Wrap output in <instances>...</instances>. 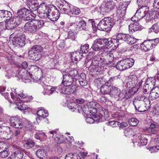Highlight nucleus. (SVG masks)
<instances>
[{
  "mask_svg": "<svg viewBox=\"0 0 159 159\" xmlns=\"http://www.w3.org/2000/svg\"><path fill=\"white\" fill-rule=\"evenodd\" d=\"M149 97L151 98L152 100H154L158 98V96L155 94L154 91H153V89L151 90L150 93Z\"/></svg>",
  "mask_w": 159,
  "mask_h": 159,
  "instance_id": "54",
  "label": "nucleus"
},
{
  "mask_svg": "<svg viewBox=\"0 0 159 159\" xmlns=\"http://www.w3.org/2000/svg\"><path fill=\"white\" fill-rule=\"evenodd\" d=\"M38 12L39 11H42L44 10L46 8V5L44 3H43L42 4H40V5L38 7Z\"/></svg>",
  "mask_w": 159,
  "mask_h": 159,
  "instance_id": "60",
  "label": "nucleus"
},
{
  "mask_svg": "<svg viewBox=\"0 0 159 159\" xmlns=\"http://www.w3.org/2000/svg\"><path fill=\"white\" fill-rule=\"evenodd\" d=\"M67 74L73 78V77L75 76L77 74V71L75 70H72L70 71Z\"/></svg>",
  "mask_w": 159,
  "mask_h": 159,
  "instance_id": "58",
  "label": "nucleus"
},
{
  "mask_svg": "<svg viewBox=\"0 0 159 159\" xmlns=\"http://www.w3.org/2000/svg\"><path fill=\"white\" fill-rule=\"evenodd\" d=\"M142 43L149 50L152 49L153 48H154L155 45L153 44V42H151L150 40H146Z\"/></svg>",
  "mask_w": 159,
  "mask_h": 159,
  "instance_id": "32",
  "label": "nucleus"
},
{
  "mask_svg": "<svg viewBox=\"0 0 159 159\" xmlns=\"http://www.w3.org/2000/svg\"><path fill=\"white\" fill-rule=\"evenodd\" d=\"M59 89H61V92L65 94H71L73 93L76 90V87L75 85L68 86L62 87L59 86Z\"/></svg>",
  "mask_w": 159,
  "mask_h": 159,
  "instance_id": "9",
  "label": "nucleus"
},
{
  "mask_svg": "<svg viewBox=\"0 0 159 159\" xmlns=\"http://www.w3.org/2000/svg\"><path fill=\"white\" fill-rule=\"evenodd\" d=\"M143 134L139 135L138 136L137 141L141 145H146L148 142V139L145 138Z\"/></svg>",
  "mask_w": 159,
  "mask_h": 159,
  "instance_id": "24",
  "label": "nucleus"
},
{
  "mask_svg": "<svg viewBox=\"0 0 159 159\" xmlns=\"http://www.w3.org/2000/svg\"><path fill=\"white\" fill-rule=\"evenodd\" d=\"M116 3L113 1H108L105 6H101L100 11L102 14H106L116 7Z\"/></svg>",
  "mask_w": 159,
  "mask_h": 159,
  "instance_id": "5",
  "label": "nucleus"
},
{
  "mask_svg": "<svg viewBox=\"0 0 159 159\" xmlns=\"http://www.w3.org/2000/svg\"><path fill=\"white\" fill-rule=\"evenodd\" d=\"M63 78L62 83L64 84V86L71 85L73 81L72 77L68 74H65L63 75Z\"/></svg>",
  "mask_w": 159,
  "mask_h": 159,
  "instance_id": "13",
  "label": "nucleus"
},
{
  "mask_svg": "<svg viewBox=\"0 0 159 159\" xmlns=\"http://www.w3.org/2000/svg\"><path fill=\"white\" fill-rule=\"evenodd\" d=\"M115 23L112 18L109 17H105L99 22L97 28L99 30L107 31L111 29Z\"/></svg>",
  "mask_w": 159,
  "mask_h": 159,
  "instance_id": "1",
  "label": "nucleus"
},
{
  "mask_svg": "<svg viewBox=\"0 0 159 159\" xmlns=\"http://www.w3.org/2000/svg\"><path fill=\"white\" fill-rule=\"evenodd\" d=\"M120 89L116 85H112L110 89L111 94L117 95L119 92H120Z\"/></svg>",
  "mask_w": 159,
  "mask_h": 159,
  "instance_id": "39",
  "label": "nucleus"
},
{
  "mask_svg": "<svg viewBox=\"0 0 159 159\" xmlns=\"http://www.w3.org/2000/svg\"><path fill=\"white\" fill-rule=\"evenodd\" d=\"M144 17L146 21H148L153 19L154 17L152 13L151 12H148V11H147Z\"/></svg>",
  "mask_w": 159,
  "mask_h": 159,
  "instance_id": "48",
  "label": "nucleus"
},
{
  "mask_svg": "<svg viewBox=\"0 0 159 159\" xmlns=\"http://www.w3.org/2000/svg\"><path fill=\"white\" fill-rule=\"evenodd\" d=\"M128 82L129 84L132 86V87H135L138 82V79L137 76L135 75H130L128 79Z\"/></svg>",
  "mask_w": 159,
  "mask_h": 159,
  "instance_id": "22",
  "label": "nucleus"
},
{
  "mask_svg": "<svg viewBox=\"0 0 159 159\" xmlns=\"http://www.w3.org/2000/svg\"><path fill=\"white\" fill-rule=\"evenodd\" d=\"M29 11H30L31 12L33 11H35V13L38 12V7L36 6H34L32 5L30 6H29Z\"/></svg>",
  "mask_w": 159,
  "mask_h": 159,
  "instance_id": "64",
  "label": "nucleus"
},
{
  "mask_svg": "<svg viewBox=\"0 0 159 159\" xmlns=\"http://www.w3.org/2000/svg\"><path fill=\"white\" fill-rule=\"evenodd\" d=\"M129 31L132 33L136 31L140 30L142 29V27L138 23H131L129 26Z\"/></svg>",
  "mask_w": 159,
  "mask_h": 159,
  "instance_id": "15",
  "label": "nucleus"
},
{
  "mask_svg": "<svg viewBox=\"0 0 159 159\" xmlns=\"http://www.w3.org/2000/svg\"><path fill=\"white\" fill-rule=\"evenodd\" d=\"M72 25H75V28L77 30L88 31V30L86 23L83 19V17H76L75 18V22Z\"/></svg>",
  "mask_w": 159,
  "mask_h": 159,
  "instance_id": "3",
  "label": "nucleus"
},
{
  "mask_svg": "<svg viewBox=\"0 0 159 159\" xmlns=\"http://www.w3.org/2000/svg\"><path fill=\"white\" fill-rule=\"evenodd\" d=\"M117 37L120 39L123 40L127 43L133 44L136 43L137 39L134 38L128 34L118 33L117 34Z\"/></svg>",
  "mask_w": 159,
  "mask_h": 159,
  "instance_id": "4",
  "label": "nucleus"
},
{
  "mask_svg": "<svg viewBox=\"0 0 159 159\" xmlns=\"http://www.w3.org/2000/svg\"><path fill=\"white\" fill-rule=\"evenodd\" d=\"M148 109V108H145V106H144L143 105H141L140 106H139V107L137 108V109H136L138 111L140 112H143L146 111Z\"/></svg>",
  "mask_w": 159,
  "mask_h": 159,
  "instance_id": "62",
  "label": "nucleus"
},
{
  "mask_svg": "<svg viewBox=\"0 0 159 159\" xmlns=\"http://www.w3.org/2000/svg\"><path fill=\"white\" fill-rule=\"evenodd\" d=\"M137 3L139 6L141 7H148L149 3L146 0H137Z\"/></svg>",
  "mask_w": 159,
  "mask_h": 159,
  "instance_id": "37",
  "label": "nucleus"
},
{
  "mask_svg": "<svg viewBox=\"0 0 159 159\" xmlns=\"http://www.w3.org/2000/svg\"><path fill=\"white\" fill-rule=\"evenodd\" d=\"M125 63L128 64L131 67L134 64V60L132 58H128L124 60Z\"/></svg>",
  "mask_w": 159,
  "mask_h": 159,
  "instance_id": "53",
  "label": "nucleus"
},
{
  "mask_svg": "<svg viewBox=\"0 0 159 159\" xmlns=\"http://www.w3.org/2000/svg\"><path fill=\"white\" fill-rule=\"evenodd\" d=\"M25 130H29L31 131L32 129V125L30 122H27V123L23 126V127Z\"/></svg>",
  "mask_w": 159,
  "mask_h": 159,
  "instance_id": "50",
  "label": "nucleus"
},
{
  "mask_svg": "<svg viewBox=\"0 0 159 159\" xmlns=\"http://www.w3.org/2000/svg\"><path fill=\"white\" fill-rule=\"evenodd\" d=\"M58 8L63 12L65 13H68L71 7L69 4L66 2L63 1H61L58 6Z\"/></svg>",
  "mask_w": 159,
  "mask_h": 159,
  "instance_id": "12",
  "label": "nucleus"
},
{
  "mask_svg": "<svg viewBox=\"0 0 159 159\" xmlns=\"http://www.w3.org/2000/svg\"><path fill=\"white\" fill-rule=\"evenodd\" d=\"M145 88H149L150 86V89L153 86H154L155 84V81L154 78H149L145 83Z\"/></svg>",
  "mask_w": 159,
  "mask_h": 159,
  "instance_id": "29",
  "label": "nucleus"
},
{
  "mask_svg": "<svg viewBox=\"0 0 159 159\" xmlns=\"http://www.w3.org/2000/svg\"><path fill=\"white\" fill-rule=\"evenodd\" d=\"M44 92H43L44 95L45 94L50 95L55 91V88H51L50 86L45 85L43 86Z\"/></svg>",
  "mask_w": 159,
  "mask_h": 159,
  "instance_id": "25",
  "label": "nucleus"
},
{
  "mask_svg": "<svg viewBox=\"0 0 159 159\" xmlns=\"http://www.w3.org/2000/svg\"><path fill=\"white\" fill-rule=\"evenodd\" d=\"M30 14L29 10L25 8L20 9L17 12V16L24 21L30 20L32 19L30 16Z\"/></svg>",
  "mask_w": 159,
  "mask_h": 159,
  "instance_id": "8",
  "label": "nucleus"
},
{
  "mask_svg": "<svg viewBox=\"0 0 159 159\" xmlns=\"http://www.w3.org/2000/svg\"><path fill=\"white\" fill-rule=\"evenodd\" d=\"M142 102H141L140 101L138 100H136L134 101L133 104L136 109H137V108L141 105V103Z\"/></svg>",
  "mask_w": 159,
  "mask_h": 159,
  "instance_id": "59",
  "label": "nucleus"
},
{
  "mask_svg": "<svg viewBox=\"0 0 159 159\" xmlns=\"http://www.w3.org/2000/svg\"><path fill=\"white\" fill-rule=\"evenodd\" d=\"M154 32L157 33L159 32V25L158 23L154 24L149 30V32Z\"/></svg>",
  "mask_w": 159,
  "mask_h": 159,
  "instance_id": "42",
  "label": "nucleus"
},
{
  "mask_svg": "<svg viewBox=\"0 0 159 159\" xmlns=\"http://www.w3.org/2000/svg\"><path fill=\"white\" fill-rule=\"evenodd\" d=\"M33 21L37 22V23L36 24H35V25L37 26L38 30L43 25V23L42 21L35 19H33Z\"/></svg>",
  "mask_w": 159,
  "mask_h": 159,
  "instance_id": "56",
  "label": "nucleus"
},
{
  "mask_svg": "<svg viewBox=\"0 0 159 159\" xmlns=\"http://www.w3.org/2000/svg\"><path fill=\"white\" fill-rule=\"evenodd\" d=\"M30 20L25 24L24 26L25 30L29 33H35L38 30L37 26L35 25L37 22L33 21V20Z\"/></svg>",
  "mask_w": 159,
  "mask_h": 159,
  "instance_id": "7",
  "label": "nucleus"
},
{
  "mask_svg": "<svg viewBox=\"0 0 159 159\" xmlns=\"http://www.w3.org/2000/svg\"><path fill=\"white\" fill-rule=\"evenodd\" d=\"M12 16V14L10 11L5 10H0V18L4 19L3 21L0 22V24L2 25L5 21L10 20Z\"/></svg>",
  "mask_w": 159,
  "mask_h": 159,
  "instance_id": "11",
  "label": "nucleus"
},
{
  "mask_svg": "<svg viewBox=\"0 0 159 159\" xmlns=\"http://www.w3.org/2000/svg\"><path fill=\"white\" fill-rule=\"evenodd\" d=\"M87 27L88 28V31H89L91 28H93L96 27L94 21L93 19H89L87 22Z\"/></svg>",
  "mask_w": 159,
  "mask_h": 159,
  "instance_id": "38",
  "label": "nucleus"
},
{
  "mask_svg": "<svg viewBox=\"0 0 159 159\" xmlns=\"http://www.w3.org/2000/svg\"><path fill=\"white\" fill-rule=\"evenodd\" d=\"M139 121L136 118H133L129 120V124L132 126L137 125L139 123Z\"/></svg>",
  "mask_w": 159,
  "mask_h": 159,
  "instance_id": "46",
  "label": "nucleus"
},
{
  "mask_svg": "<svg viewBox=\"0 0 159 159\" xmlns=\"http://www.w3.org/2000/svg\"><path fill=\"white\" fill-rule=\"evenodd\" d=\"M12 20L14 23V24H15L16 27H17L20 23L21 20L18 16H17L16 17H14Z\"/></svg>",
  "mask_w": 159,
  "mask_h": 159,
  "instance_id": "51",
  "label": "nucleus"
},
{
  "mask_svg": "<svg viewBox=\"0 0 159 159\" xmlns=\"http://www.w3.org/2000/svg\"><path fill=\"white\" fill-rule=\"evenodd\" d=\"M68 13L77 15L80 13V10L76 7H71Z\"/></svg>",
  "mask_w": 159,
  "mask_h": 159,
  "instance_id": "36",
  "label": "nucleus"
},
{
  "mask_svg": "<svg viewBox=\"0 0 159 159\" xmlns=\"http://www.w3.org/2000/svg\"><path fill=\"white\" fill-rule=\"evenodd\" d=\"M116 95L118 96V99L120 100H122L124 98H125L123 91H122L121 92L120 91V92H119Z\"/></svg>",
  "mask_w": 159,
  "mask_h": 159,
  "instance_id": "61",
  "label": "nucleus"
},
{
  "mask_svg": "<svg viewBox=\"0 0 159 159\" xmlns=\"http://www.w3.org/2000/svg\"><path fill=\"white\" fill-rule=\"evenodd\" d=\"M131 1V0H125L123 3L120 4V6L117 8V11H119L120 13L125 12Z\"/></svg>",
  "mask_w": 159,
  "mask_h": 159,
  "instance_id": "19",
  "label": "nucleus"
},
{
  "mask_svg": "<svg viewBox=\"0 0 159 159\" xmlns=\"http://www.w3.org/2000/svg\"><path fill=\"white\" fill-rule=\"evenodd\" d=\"M46 154V151L42 148L38 149L36 152V155L40 159H44Z\"/></svg>",
  "mask_w": 159,
  "mask_h": 159,
  "instance_id": "26",
  "label": "nucleus"
},
{
  "mask_svg": "<svg viewBox=\"0 0 159 159\" xmlns=\"http://www.w3.org/2000/svg\"><path fill=\"white\" fill-rule=\"evenodd\" d=\"M4 23L6 24V26L7 29H11L16 27L15 25L14 24V23L11 20L8 21L7 23L5 22Z\"/></svg>",
  "mask_w": 159,
  "mask_h": 159,
  "instance_id": "41",
  "label": "nucleus"
},
{
  "mask_svg": "<svg viewBox=\"0 0 159 159\" xmlns=\"http://www.w3.org/2000/svg\"><path fill=\"white\" fill-rule=\"evenodd\" d=\"M5 149H3L2 151L0 152V157L2 158H5L7 157L9 155L8 151Z\"/></svg>",
  "mask_w": 159,
  "mask_h": 159,
  "instance_id": "49",
  "label": "nucleus"
},
{
  "mask_svg": "<svg viewBox=\"0 0 159 159\" xmlns=\"http://www.w3.org/2000/svg\"><path fill=\"white\" fill-rule=\"evenodd\" d=\"M13 133V132H3L1 138L7 140L11 138Z\"/></svg>",
  "mask_w": 159,
  "mask_h": 159,
  "instance_id": "40",
  "label": "nucleus"
},
{
  "mask_svg": "<svg viewBox=\"0 0 159 159\" xmlns=\"http://www.w3.org/2000/svg\"><path fill=\"white\" fill-rule=\"evenodd\" d=\"M23 150L19 149L14 152V154L11 155L12 159H21L23 156Z\"/></svg>",
  "mask_w": 159,
  "mask_h": 159,
  "instance_id": "23",
  "label": "nucleus"
},
{
  "mask_svg": "<svg viewBox=\"0 0 159 159\" xmlns=\"http://www.w3.org/2000/svg\"><path fill=\"white\" fill-rule=\"evenodd\" d=\"M118 123L119 122L115 121H111L107 122L108 125H109L113 127H116V125H118Z\"/></svg>",
  "mask_w": 159,
  "mask_h": 159,
  "instance_id": "57",
  "label": "nucleus"
},
{
  "mask_svg": "<svg viewBox=\"0 0 159 159\" xmlns=\"http://www.w3.org/2000/svg\"><path fill=\"white\" fill-rule=\"evenodd\" d=\"M11 125L16 128L21 129L23 127L20 119L16 117H11L10 119Z\"/></svg>",
  "mask_w": 159,
  "mask_h": 159,
  "instance_id": "10",
  "label": "nucleus"
},
{
  "mask_svg": "<svg viewBox=\"0 0 159 159\" xmlns=\"http://www.w3.org/2000/svg\"><path fill=\"white\" fill-rule=\"evenodd\" d=\"M51 10L49 7L46 8L44 10L39 11L37 12L38 16L41 19L48 18V19L49 13H50Z\"/></svg>",
  "mask_w": 159,
  "mask_h": 159,
  "instance_id": "16",
  "label": "nucleus"
},
{
  "mask_svg": "<svg viewBox=\"0 0 159 159\" xmlns=\"http://www.w3.org/2000/svg\"><path fill=\"white\" fill-rule=\"evenodd\" d=\"M49 7L51 11L49 13L48 19L52 21H57L60 14L59 11L54 6H52Z\"/></svg>",
  "mask_w": 159,
  "mask_h": 159,
  "instance_id": "6",
  "label": "nucleus"
},
{
  "mask_svg": "<svg viewBox=\"0 0 159 159\" xmlns=\"http://www.w3.org/2000/svg\"><path fill=\"white\" fill-rule=\"evenodd\" d=\"M89 45L88 44H85L83 45H81L80 47V51L82 53H86L89 51Z\"/></svg>",
  "mask_w": 159,
  "mask_h": 159,
  "instance_id": "44",
  "label": "nucleus"
},
{
  "mask_svg": "<svg viewBox=\"0 0 159 159\" xmlns=\"http://www.w3.org/2000/svg\"><path fill=\"white\" fill-rule=\"evenodd\" d=\"M119 39H119L117 37V35L116 38H112L110 40H109V46L111 47L112 46V45H111L112 43L114 44H115V46L116 45L117 46H118L119 43Z\"/></svg>",
  "mask_w": 159,
  "mask_h": 159,
  "instance_id": "43",
  "label": "nucleus"
},
{
  "mask_svg": "<svg viewBox=\"0 0 159 159\" xmlns=\"http://www.w3.org/2000/svg\"><path fill=\"white\" fill-rule=\"evenodd\" d=\"M28 56L31 59L36 61L39 60L41 57V54L30 52H28Z\"/></svg>",
  "mask_w": 159,
  "mask_h": 159,
  "instance_id": "28",
  "label": "nucleus"
},
{
  "mask_svg": "<svg viewBox=\"0 0 159 159\" xmlns=\"http://www.w3.org/2000/svg\"><path fill=\"white\" fill-rule=\"evenodd\" d=\"M109 39L106 38L97 39L98 43L102 47V50L105 49V47L109 46Z\"/></svg>",
  "mask_w": 159,
  "mask_h": 159,
  "instance_id": "20",
  "label": "nucleus"
},
{
  "mask_svg": "<svg viewBox=\"0 0 159 159\" xmlns=\"http://www.w3.org/2000/svg\"><path fill=\"white\" fill-rule=\"evenodd\" d=\"M67 38L68 39H70L72 40H74L75 38V33L73 31L70 30H69L67 32Z\"/></svg>",
  "mask_w": 159,
  "mask_h": 159,
  "instance_id": "47",
  "label": "nucleus"
},
{
  "mask_svg": "<svg viewBox=\"0 0 159 159\" xmlns=\"http://www.w3.org/2000/svg\"><path fill=\"white\" fill-rule=\"evenodd\" d=\"M69 106L70 107H69L70 108L71 110H72V111H79V109L77 108L78 106H79V105L76 104V103L75 102H72V103H70V104L69 105Z\"/></svg>",
  "mask_w": 159,
  "mask_h": 159,
  "instance_id": "45",
  "label": "nucleus"
},
{
  "mask_svg": "<svg viewBox=\"0 0 159 159\" xmlns=\"http://www.w3.org/2000/svg\"><path fill=\"white\" fill-rule=\"evenodd\" d=\"M46 135L44 133H42L39 134L36 138L40 140V141H42L43 139L46 138Z\"/></svg>",
  "mask_w": 159,
  "mask_h": 159,
  "instance_id": "63",
  "label": "nucleus"
},
{
  "mask_svg": "<svg viewBox=\"0 0 159 159\" xmlns=\"http://www.w3.org/2000/svg\"><path fill=\"white\" fill-rule=\"evenodd\" d=\"M14 37L12 40L13 44L17 46L22 47L25 44V36L20 30L16 31L13 34Z\"/></svg>",
  "mask_w": 159,
  "mask_h": 159,
  "instance_id": "2",
  "label": "nucleus"
},
{
  "mask_svg": "<svg viewBox=\"0 0 159 159\" xmlns=\"http://www.w3.org/2000/svg\"><path fill=\"white\" fill-rule=\"evenodd\" d=\"M98 42V41L97 39L95 40L91 47L95 51H100L102 50V47L99 45Z\"/></svg>",
  "mask_w": 159,
  "mask_h": 159,
  "instance_id": "30",
  "label": "nucleus"
},
{
  "mask_svg": "<svg viewBox=\"0 0 159 159\" xmlns=\"http://www.w3.org/2000/svg\"><path fill=\"white\" fill-rule=\"evenodd\" d=\"M105 86H101L100 88V92L103 94L111 95L110 89Z\"/></svg>",
  "mask_w": 159,
  "mask_h": 159,
  "instance_id": "34",
  "label": "nucleus"
},
{
  "mask_svg": "<svg viewBox=\"0 0 159 159\" xmlns=\"http://www.w3.org/2000/svg\"><path fill=\"white\" fill-rule=\"evenodd\" d=\"M125 62L124 60L119 61L115 65V67L119 70H124V64Z\"/></svg>",
  "mask_w": 159,
  "mask_h": 159,
  "instance_id": "31",
  "label": "nucleus"
},
{
  "mask_svg": "<svg viewBox=\"0 0 159 159\" xmlns=\"http://www.w3.org/2000/svg\"><path fill=\"white\" fill-rule=\"evenodd\" d=\"M148 149L152 153H155L158 152L159 150V146H153Z\"/></svg>",
  "mask_w": 159,
  "mask_h": 159,
  "instance_id": "55",
  "label": "nucleus"
},
{
  "mask_svg": "<svg viewBox=\"0 0 159 159\" xmlns=\"http://www.w3.org/2000/svg\"><path fill=\"white\" fill-rule=\"evenodd\" d=\"M34 145V142L33 140L28 139L26 141V143L24 144V147L27 149L32 148Z\"/></svg>",
  "mask_w": 159,
  "mask_h": 159,
  "instance_id": "35",
  "label": "nucleus"
},
{
  "mask_svg": "<svg viewBox=\"0 0 159 159\" xmlns=\"http://www.w3.org/2000/svg\"><path fill=\"white\" fill-rule=\"evenodd\" d=\"M133 133V131L132 129L129 128H126L124 132V134L126 136L131 135Z\"/></svg>",
  "mask_w": 159,
  "mask_h": 159,
  "instance_id": "52",
  "label": "nucleus"
},
{
  "mask_svg": "<svg viewBox=\"0 0 159 159\" xmlns=\"http://www.w3.org/2000/svg\"><path fill=\"white\" fill-rule=\"evenodd\" d=\"M149 11L148 7H141L136 11V13L140 20L144 17L147 11Z\"/></svg>",
  "mask_w": 159,
  "mask_h": 159,
  "instance_id": "14",
  "label": "nucleus"
},
{
  "mask_svg": "<svg viewBox=\"0 0 159 159\" xmlns=\"http://www.w3.org/2000/svg\"><path fill=\"white\" fill-rule=\"evenodd\" d=\"M42 51L43 49L41 46L36 45L31 48L28 52L41 54Z\"/></svg>",
  "mask_w": 159,
  "mask_h": 159,
  "instance_id": "27",
  "label": "nucleus"
},
{
  "mask_svg": "<svg viewBox=\"0 0 159 159\" xmlns=\"http://www.w3.org/2000/svg\"><path fill=\"white\" fill-rule=\"evenodd\" d=\"M36 113L38 116V118H36L37 122H39L38 120H41L42 118H44L48 116V115L47 111L46 110H38Z\"/></svg>",
  "mask_w": 159,
  "mask_h": 159,
  "instance_id": "18",
  "label": "nucleus"
},
{
  "mask_svg": "<svg viewBox=\"0 0 159 159\" xmlns=\"http://www.w3.org/2000/svg\"><path fill=\"white\" fill-rule=\"evenodd\" d=\"M83 54L80 51H77L71 54V59L73 61H77L80 60L83 57Z\"/></svg>",
  "mask_w": 159,
  "mask_h": 159,
  "instance_id": "17",
  "label": "nucleus"
},
{
  "mask_svg": "<svg viewBox=\"0 0 159 159\" xmlns=\"http://www.w3.org/2000/svg\"><path fill=\"white\" fill-rule=\"evenodd\" d=\"M100 115L102 118L106 120L109 116V113L108 111L104 108H103L102 110L100 111Z\"/></svg>",
  "mask_w": 159,
  "mask_h": 159,
  "instance_id": "33",
  "label": "nucleus"
},
{
  "mask_svg": "<svg viewBox=\"0 0 159 159\" xmlns=\"http://www.w3.org/2000/svg\"><path fill=\"white\" fill-rule=\"evenodd\" d=\"M96 103L93 102H91L88 104L86 106L87 108L85 107V109H84V108L82 109L83 112L86 114H88L89 113H90L92 112L91 110H89V108L90 109H93L95 107V106L96 105Z\"/></svg>",
  "mask_w": 159,
  "mask_h": 159,
  "instance_id": "21",
  "label": "nucleus"
}]
</instances>
